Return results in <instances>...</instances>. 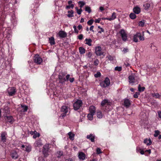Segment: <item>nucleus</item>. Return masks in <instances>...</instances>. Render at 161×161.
I'll use <instances>...</instances> for the list:
<instances>
[{"mask_svg":"<svg viewBox=\"0 0 161 161\" xmlns=\"http://www.w3.org/2000/svg\"><path fill=\"white\" fill-rule=\"evenodd\" d=\"M60 111L61 112H63V113L61 114L60 117H62L63 118L64 117L66 116L67 113L68 112V107L65 106H62Z\"/></svg>","mask_w":161,"mask_h":161,"instance_id":"nucleus-1","label":"nucleus"},{"mask_svg":"<svg viewBox=\"0 0 161 161\" xmlns=\"http://www.w3.org/2000/svg\"><path fill=\"white\" fill-rule=\"evenodd\" d=\"M82 101L80 100H77L74 103V108L75 110L78 109L82 106Z\"/></svg>","mask_w":161,"mask_h":161,"instance_id":"nucleus-2","label":"nucleus"},{"mask_svg":"<svg viewBox=\"0 0 161 161\" xmlns=\"http://www.w3.org/2000/svg\"><path fill=\"white\" fill-rule=\"evenodd\" d=\"M49 149L48 144H46L44 146L42 153L45 157H46L49 155L48 152Z\"/></svg>","mask_w":161,"mask_h":161,"instance_id":"nucleus-3","label":"nucleus"},{"mask_svg":"<svg viewBox=\"0 0 161 161\" xmlns=\"http://www.w3.org/2000/svg\"><path fill=\"white\" fill-rule=\"evenodd\" d=\"M65 75V74L64 72H62L58 75V78L59 81V83L63 84L66 81L65 78L64 77Z\"/></svg>","mask_w":161,"mask_h":161,"instance_id":"nucleus-4","label":"nucleus"},{"mask_svg":"<svg viewBox=\"0 0 161 161\" xmlns=\"http://www.w3.org/2000/svg\"><path fill=\"white\" fill-rule=\"evenodd\" d=\"M34 62L37 64H40L42 61V59L39 55H36L34 57Z\"/></svg>","mask_w":161,"mask_h":161,"instance_id":"nucleus-5","label":"nucleus"},{"mask_svg":"<svg viewBox=\"0 0 161 161\" xmlns=\"http://www.w3.org/2000/svg\"><path fill=\"white\" fill-rule=\"evenodd\" d=\"M8 93L10 96L14 95L16 92V89L14 87H10L8 90Z\"/></svg>","mask_w":161,"mask_h":161,"instance_id":"nucleus-6","label":"nucleus"},{"mask_svg":"<svg viewBox=\"0 0 161 161\" xmlns=\"http://www.w3.org/2000/svg\"><path fill=\"white\" fill-rule=\"evenodd\" d=\"M120 33L122 40L124 41H125L127 39V35L124 30H121Z\"/></svg>","mask_w":161,"mask_h":161,"instance_id":"nucleus-7","label":"nucleus"},{"mask_svg":"<svg viewBox=\"0 0 161 161\" xmlns=\"http://www.w3.org/2000/svg\"><path fill=\"white\" fill-rule=\"evenodd\" d=\"M102 48L100 46H98L96 48L95 52L97 56H101L103 54V53L101 52Z\"/></svg>","mask_w":161,"mask_h":161,"instance_id":"nucleus-8","label":"nucleus"},{"mask_svg":"<svg viewBox=\"0 0 161 161\" xmlns=\"http://www.w3.org/2000/svg\"><path fill=\"white\" fill-rule=\"evenodd\" d=\"M4 119L6 121L10 123H12L14 121L13 117L11 115L4 116Z\"/></svg>","mask_w":161,"mask_h":161,"instance_id":"nucleus-9","label":"nucleus"},{"mask_svg":"<svg viewBox=\"0 0 161 161\" xmlns=\"http://www.w3.org/2000/svg\"><path fill=\"white\" fill-rule=\"evenodd\" d=\"M7 135L6 132H3L1 134V141L3 143L5 142L6 141V136Z\"/></svg>","mask_w":161,"mask_h":161,"instance_id":"nucleus-10","label":"nucleus"},{"mask_svg":"<svg viewBox=\"0 0 161 161\" xmlns=\"http://www.w3.org/2000/svg\"><path fill=\"white\" fill-rule=\"evenodd\" d=\"M58 36L61 38H63L66 37L67 36V33L64 31H59L58 33Z\"/></svg>","mask_w":161,"mask_h":161,"instance_id":"nucleus-11","label":"nucleus"},{"mask_svg":"<svg viewBox=\"0 0 161 161\" xmlns=\"http://www.w3.org/2000/svg\"><path fill=\"white\" fill-rule=\"evenodd\" d=\"M124 103V105L126 108H129L131 104L130 100L128 99H125Z\"/></svg>","mask_w":161,"mask_h":161,"instance_id":"nucleus-12","label":"nucleus"},{"mask_svg":"<svg viewBox=\"0 0 161 161\" xmlns=\"http://www.w3.org/2000/svg\"><path fill=\"white\" fill-rule=\"evenodd\" d=\"M95 137V135L92 134H91L89 135H87L86 136V138L90 140L92 142H94Z\"/></svg>","mask_w":161,"mask_h":161,"instance_id":"nucleus-13","label":"nucleus"},{"mask_svg":"<svg viewBox=\"0 0 161 161\" xmlns=\"http://www.w3.org/2000/svg\"><path fill=\"white\" fill-rule=\"evenodd\" d=\"M129 82L130 83L133 84L135 83V77L134 75H131L128 77Z\"/></svg>","mask_w":161,"mask_h":161,"instance_id":"nucleus-14","label":"nucleus"},{"mask_svg":"<svg viewBox=\"0 0 161 161\" xmlns=\"http://www.w3.org/2000/svg\"><path fill=\"white\" fill-rule=\"evenodd\" d=\"M96 108L94 106H91L89 108L90 113L92 114H94L95 113Z\"/></svg>","mask_w":161,"mask_h":161,"instance_id":"nucleus-15","label":"nucleus"},{"mask_svg":"<svg viewBox=\"0 0 161 161\" xmlns=\"http://www.w3.org/2000/svg\"><path fill=\"white\" fill-rule=\"evenodd\" d=\"M85 154L83 152L79 153L78 157L80 159L82 160H84L85 158Z\"/></svg>","mask_w":161,"mask_h":161,"instance_id":"nucleus-16","label":"nucleus"},{"mask_svg":"<svg viewBox=\"0 0 161 161\" xmlns=\"http://www.w3.org/2000/svg\"><path fill=\"white\" fill-rule=\"evenodd\" d=\"M133 12L136 14H139L141 12L140 8L138 7H136L133 9Z\"/></svg>","mask_w":161,"mask_h":161,"instance_id":"nucleus-17","label":"nucleus"},{"mask_svg":"<svg viewBox=\"0 0 161 161\" xmlns=\"http://www.w3.org/2000/svg\"><path fill=\"white\" fill-rule=\"evenodd\" d=\"M144 143L146 144L147 145L149 146L151 145L152 143V141L150 139H145L144 141Z\"/></svg>","mask_w":161,"mask_h":161,"instance_id":"nucleus-18","label":"nucleus"},{"mask_svg":"<svg viewBox=\"0 0 161 161\" xmlns=\"http://www.w3.org/2000/svg\"><path fill=\"white\" fill-rule=\"evenodd\" d=\"M21 106L22 108L21 112H26L28 109V107L26 105H21Z\"/></svg>","mask_w":161,"mask_h":161,"instance_id":"nucleus-19","label":"nucleus"},{"mask_svg":"<svg viewBox=\"0 0 161 161\" xmlns=\"http://www.w3.org/2000/svg\"><path fill=\"white\" fill-rule=\"evenodd\" d=\"M49 43L51 45H53L55 44V42L54 41V39L53 37H51L49 38Z\"/></svg>","mask_w":161,"mask_h":161,"instance_id":"nucleus-20","label":"nucleus"},{"mask_svg":"<svg viewBox=\"0 0 161 161\" xmlns=\"http://www.w3.org/2000/svg\"><path fill=\"white\" fill-rule=\"evenodd\" d=\"M106 84V86H107V87L108 86H109L110 84V81L109 79L108 78L106 77L104 81H103Z\"/></svg>","mask_w":161,"mask_h":161,"instance_id":"nucleus-21","label":"nucleus"},{"mask_svg":"<svg viewBox=\"0 0 161 161\" xmlns=\"http://www.w3.org/2000/svg\"><path fill=\"white\" fill-rule=\"evenodd\" d=\"M12 158L14 159H16L18 158V155L16 152H14L11 154Z\"/></svg>","mask_w":161,"mask_h":161,"instance_id":"nucleus-22","label":"nucleus"},{"mask_svg":"<svg viewBox=\"0 0 161 161\" xmlns=\"http://www.w3.org/2000/svg\"><path fill=\"white\" fill-rule=\"evenodd\" d=\"M85 41L86 42V44H87L89 46H91L92 45L91 42H92V40L91 39H87L86 38L85 39Z\"/></svg>","mask_w":161,"mask_h":161,"instance_id":"nucleus-23","label":"nucleus"},{"mask_svg":"<svg viewBox=\"0 0 161 161\" xmlns=\"http://www.w3.org/2000/svg\"><path fill=\"white\" fill-rule=\"evenodd\" d=\"M97 116L98 118L101 119L102 118L103 116V114L102 112L100 111H97Z\"/></svg>","mask_w":161,"mask_h":161,"instance_id":"nucleus-24","label":"nucleus"},{"mask_svg":"<svg viewBox=\"0 0 161 161\" xmlns=\"http://www.w3.org/2000/svg\"><path fill=\"white\" fill-rule=\"evenodd\" d=\"M68 135L69 136V138L70 140H74V134L72 133L71 132H70L68 133Z\"/></svg>","mask_w":161,"mask_h":161,"instance_id":"nucleus-25","label":"nucleus"},{"mask_svg":"<svg viewBox=\"0 0 161 161\" xmlns=\"http://www.w3.org/2000/svg\"><path fill=\"white\" fill-rule=\"evenodd\" d=\"M68 14H67V16L69 17H72L74 16L73 13L74 11L72 10L70 11H68Z\"/></svg>","mask_w":161,"mask_h":161,"instance_id":"nucleus-26","label":"nucleus"},{"mask_svg":"<svg viewBox=\"0 0 161 161\" xmlns=\"http://www.w3.org/2000/svg\"><path fill=\"white\" fill-rule=\"evenodd\" d=\"M80 53V54H83L85 52V49L83 47H80L79 48Z\"/></svg>","mask_w":161,"mask_h":161,"instance_id":"nucleus-27","label":"nucleus"},{"mask_svg":"<svg viewBox=\"0 0 161 161\" xmlns=\"http://www.w3.org/2000/svg\"><path fill=\"white\" fill-rule=\"evenodd\" d=\"M3 111L4 113L6 114H9V109L7 106L6 107L4 108Z\"/></svg>","mask_w":161,"mask_h":161,"instance_id":"nucleus-28","label":"nucleus"},{"mask_svg":"<svg viewBox=\"0 0 161 161\" xmlns=\"http://www.w3.org/2000/svg\"><path fill=\"white\" fill-rule=\"evenodd\" d=\"M138 33H136V34L135 35H134L133 36V41L136 42H138Z\"/></svg>","mask_w":161,"mask_h":161,"instance_id":"nucleus-29","label":"nucleus"},{"mask_svg":"<svg viewBox=\"0 0 161 161\" xmlns=\"http://www.w3.org/2000/svg\"><path fill=\"white\" fill-rule=\"evenodd\" d=\"M78 3L80 8H81L86 4L85 2L83 1H80Z\"/></svg>","mask_w":161,"mask_h":161,"instance_id":"nucleus-30","label":"nucleus"},{"mask_svg":"<svg viewBox=\"0 0 161 161\" xmlns=\"http://www.w3.org/2000/svg\"><path fill=\"white\" fill-rule=\"evenodd\" d=\"M63 155V153L61 151H58L56 154V156L58 158H60Z\"/></svg>","mask_w":161,"mask_h":161,"instance_id":"nucleus-31","label":"nucleus"},{"mask_svg":"<svg viewBox=\"0 0 161 161\" xmlns=\"http://www.w3.org/2000/svg\"><path fill=\"white\" fill-rule=\"evenodd\" d=\"M35 145L36 146L38 147L42 146V144L41 141L40 140H38L35 142Z\"/></svg>","mask_w":161,"mask_h":161,"instance_id":"nucleus-32","label":"nucleus"},{"mask_svg":"<svg viewBox=\"0 0 161 161\" xmlns=\"http://www.w3.org/2000/svg\"><path fill=\"white\" fill-rule=\"evenodd\" d=\"M137 36H138V38H139L140 40L143 41L144 40V38L143 37V36H142L140 33H138Z\"/></svg>","mask_w":161,"mask_h":161,"instance_id":"nucleus-33","label":"nucleus"},{"mask_svg":"<svg viewBox=\"0 0 161 161\" xmlns=\"http://www.w3.org/2000/svg\"><path fill=\"white\" fill-rule=\"evenodd\" d=\"M85 11L88 12L89 13H90L91 12V9L90 7L88 6L85 7Z\"/></svg>","mask_w":161,"mask_h":161,"instance_id":"nucleus-34","label":"nucleus"},{"mask_svg":"<svg viewBox=\"0 0 161 161\" xmlns=\"http://www.w3.org/2000/svg\"><path fill=\"white\" fill-rule=\"evenodd\" d=\"M94 115V114H92L91 113H89L87 115V117L88 119L90 120H91L93 119V115Z\"/></svg>","mask_w":161,"mask_h":161,"instance_id":"nucleus-35","label":"nucleus"},{"mask_svg":"<svg viewBox=\"0 0 161 161\" xmlns=\"http://www.w3.org/2000/svg\"><path fill=\"white\" fill-rule=\"evenodd\" d=\"M129 16L132 19H134L136 17V14L133 13H131L130 14Z\"/></svg>","mask_w":161,"mask_h":161,"instance_id":"nucleus-36","label":"nucleus"},{"mask_svg":"<svg viewBox=\"0 0 161 161\" xmlns=\"http://www.w3.org/2000/svg\"><path fill=\"white\" fill-rule=\"evenodd\" d=\"M31 147L30 146H26L25 151L28 152H29L31 151Z\"/></svg>","mask_w":161,"mask_h":161,"instance_id":"nucleus-37","label":"nucleus"},{"mask_svg":"<svg viewBox=\"0 0 161 161\" xmlns=\"http://www.w3.org/2000/svg\"><path fill=\"white\" fill-rule=\"evenodd\" d=\"M150 4L148 3H147L145 4L143 6L144 7V9L146 10H147L150 7Z\"/></svg>","mask_w":161,"mask_h":161,"instance_id":"nucleus-38","label":"nucleus"},{"mask_svg":"<svg viewBox=\"0 0 161 161\" xmlns=\"http://www.w3.org/2000/svg\"><path fill=\"white\" fill-rule=\"evenodd\" d=\"M75 8L76 10L77 13L78 14H81L82 11V9L81 8H80V9H79L77 7H76Z\"/></svg>","mask_w":161,"mask_h":161,"instance_id":"nucleus-39","label":"nucleus"},{"mask_svg":"<svg viewBox=\"0 0 161 161\" xmlns=\"http://www.w3.org/2000/svg\"><path fill=\"white\" fill-rule=\"evenodd\" d=\"M138 91L140 92H142L144 91L145 89V87H141L140 85H139L138 86Z\"/></svg>","mask_w":161,"mask_h":161,"instance_id":"nucleus-40","label":"nucleus"},{"mask_svg":"<svg viewBox=\"0 0 161 161\" xmlns=\"http://www.w3.org/2000/svg\"><path fill=\"white\" fill-rule=\"evenodd\" d=\"M108 100L107 99H104L103 100L102 103H101V105L102 106H104L107 103H108Z\"/></svg>","mask_w":161,"mask_h":161,"instance_id":"nucleus-41","label":"nucleus"},{"mask_svg":"<svg viewBox=\"0 0 161 161\" xmlns=\"http://www.w3.org/2000/svg\"><path fill=\"white\" fill-rule=\"evenodd\" d=\"M68 4H69L70 6V8H73L74 7V5L73 4H72V1L71 0L69 1L68 2Z\"/></svg>","mask_w":161,"mask_h":161,"instance_id":"nucleus-42","label":"nucleus"},{"mask_svg":"<svg viewBox=\"0 0 161 161\" xmlns=\"http://www.w3.org/2000/svg\"><path fill=\"white\" fill-rule=\"evenodd\" d=\"M160 131L158 130H155L154 136L155 137H157L159 134Z\"/></svg>","mask_w":161,"mask_h":161,"instance_id":"nucleus-43","label":"nucleus"},{"mask_svg":"<svg viewBox=\"0 0 161 161\" xmlns=\"http://www.w3.org/2000/svg\"><path fill=\"white\" fill-rule=\"evenodd\" d=\"M93 21L94 20L93 19H91L87 22V24L88 25H91L93 24Z\"/></svg>","mask_w":161,"mask_h":161,"instance_id":"nucleus-44","label":"nucleus"},{"mask_svg":"<svg viewBox=\"0 0 161 161\" xmlns=\"http://www.w3.org/2000/svg\"><path fill=\"white\" fill-rule=\"evenodd\" d=\"M144 20H143L139 22V25L140 26H143L144 25Z\"/></svg>","mask_w":161,"mask_h":161,"instance_id":"nucleus-45","label":"nucleus"},{"mask_svg":"<svg viewBox=\"0 0 161 161\" xmlns=\"http://www.w3.org/2000/svg\"><path fill=\"white\" fill-rule=\"evenodd\" d=\"M101 74L100 72H97L96 74L94 75V76L96 78H98L101 76Z\"/></svg>","mask_w":161,"mask_h":161,"instance_id":"nucleus-46","label":"nucleus"},{"mask_svg":"<svg viewBox=\"0 0 161 161\" xmlns=\"http://www.w3.org/2000/svg\"><path fill=\"white\" fill-rule=\"evenodd\" d=\"M122 70V67H121L117 66L115 68V70L118 71H120Z\"/></svg>","mask_w":161,"mask_h":161,"instance_id":"nucleus-47","label":"nucleus"},{"mask_svg":"<svg viewBox=\"0 0 161 161\" xmlns=\"http://www.w3.org/2000/svg\"><path fill=\"white\" fill-rule=\"evenodd\" d=\"M100 85L101 86L103 87H107V86H106V84L103 81H102L100 82Z\"/></svg>","mask_w":161,"mask_h":161,"instance_id":"nucleus-48","label":"nucleus"},{"mask_svg":"<svg viewBox=\"0 0 161 161\" xmlns=\"http://www.w3.org/2000/svg\"><path fill=\"white\" fill-rule=\"evenodd\" d=\"M140 94V93L138 92H137L134 95V97L135 98H137L138 97V96Z\"/></svg>","mask_w":161,"mask_h":161,"instance_id":"nucleus-49","label":"nucleus"},{"mask_svg":"<svg viewBox=\"0 0 161 161\" xmlns=\"http://www.w3.org/2000/svg\"><path fill=\"white\" fill-rule=\"evenodd\" d=\"M99 63V61L97 59L95 60L94 62V64L96 66Z\"/></svg>","mask_w":161,"mask_h":161,"instance_id":"nucleus-50","label":"nucleus"},{"mask_svg":"<svg viewBox=\"0 0 161 161\" xmlns=\"http://www.w3.org/2000/svg\"><path fill=\"white\" fill-rule=\"evenodd\" d=\"M40 136V134L39 133H38L33 136V138H36L37 137H39Z\"/></svg>","mask_w":161,"mask_h":161,"instance_id":"nucleus-51","label":"nucleus"},{"mask_svg":"<svg viewBox=\"0 0 161 161\" xmlns=\"http://www.w3.org/2000/svg\"><path fill=\"white\" fill-rule=\"evenodd\" d=\"M107 57L108 59L112 61L114 59L113 57L110 55L108 56Z\"/></svg>","mask_w":161,"mask_h":161,"instance_id":"nucleus-52","label":"nucleus"},{"mask_svg":"<svg viewBox=\"0 0 161 161\" xmlns=\"http://www.w3.org/2000/svg\"><path fill=\"white\" fill-rule=\"evenodd\" d=\"M97 154H99L102 153V152L101 151V149L99 148H97Z\"/></svg>","mask_w":161,"mask_h":161,"instance_id":"nucleus-53","label":"nucleus"},{"mask_svg":"<svg viewBox=\"0 0 161 161\" xmlns=\"http://www.w3.org/2000/svg\"><path fill=\"white\" fill-rule=\"evenodd\" d=\"M73 28H74L75 32L77 34H78L79 32V31L76 29V27L75 25H74L73 26Z\"/></svg>","mask_w":161,"mask_h":161,"instance_id":"nucleus-54","label":"nucleus"},{"mask_svg":"<svg viewBox=\"0 0 161 161\" xmlns=\"http://www.w3.org/2000/svg\"><path fill=\"white\" fill-rule=\"evenodd\" d=\"M83 35L82 34L79 35L78 36V38L80 40H82L83 38Z\"/></svg>","mask_w":161,"mask_h":161,"instance_id":"nucleus-55","label":"nucleus"},{"mask_svg":"<svg viewBox=\"0 0 161 161\" xmlns=\"http://www.w3.org/2000/svg\"><path fill=\"white\" fill-rule=\"evenodd\" d=\"M112 19H114L116 18V13H115L114 12L112 14Z\"/></svg>","mask_w":161,"mask_h":161,"instance_id":"nucleus-56","label":"nucleus"},{"mask_svg":"<svg viewBox=\"0 0 161 161\" xmlns=\"http://www.w3.org/2000/svg\"><path fill=\"white\" fill-rule=\"evenodd\" d=\"M98 28L100 29H101V30L98 32L99 33H102V32H104V31L103 29V28H101L100 26H98Z\"/></svg>","mask_w":161,"mask_h":161,"instance_id":"nucleus-57","label":"nucleus"},{"mask_svg":"<svg viewBox=\"0 0 161 161\" xmlns=\"http://www.w3.org/2000/svg\"><path fill=\"white\" fill-rule=\"evenodd\" d=\"M122 51L124 52V53H125L128 52V49L127 48H124L123 49Z\"/></svg>","mask_w":161,"mask_h":161,"instance_id":"nucleus-58","label":"nucleus"},{"mask_svg":"<svg viewBox=\"0 0 161 161\" xmlns=\"http://www.w3.org/2000/svg\"><path fill=\"white\" fill-rule=\"evenodd\" d=\"M87 55L88 58H91L92 56V53L90 52H89L87 53Z\"/></svg>","mask_w":161,"mask_h":161,"instance_id":"nucleus-59","label":"nucleus"},{"mask_svg":"<svg viewBox=\"0 0 161 161\" xmlns=\"http://www.w3.org/2000/svg\"><path fill=\"white\" fill-rule=\"evenodd\" d=\"M69 77H70V75L68 74V75H66V79H65V80H66V81H68V80H69Z\"/></svg>","mask_w":161,"mask_h":161,"instance_id":"nucleus-60","label":"nucleus"},{"mask_svg":"<svg viewBox=\"0 0 161 161\" xmlns=\"http://www.w3.org/2000/svg\"><path fill=\"white\" fill-rule=\"evenodd\" d=\"M69 80L70 82L72 83L74 81V78H70Z\"/></svg>","mask_w":161,"mask_h":161,"instance_id":"nucleus-61","label":"nucleus"},{"mask_svg":"<svg viewBox=\"0 0 161 161\" xmlns=\"http://www.w3.org/2000/svg\"><path fill=\"white\" fill-rule=\"evenodd\" d=\"M100 20V18H98L97 19L95 20V23H99Z\"/></svg>","mask_w":161,"mask_h":161,"instance_id":"nucleus-62","label":"nucleus"},{"mask_svg":"<svg viewBox=\"0 0 161 161\" xmlns=\"http://www.w3.org/2000/svg\"><path fill=\"white\" fill-rule=\"evenodd\" d=\"M93 28H94V26H93V25H92V26H91L90 27V31H92L93 32H94V31H93Z\"/></svg>","mask_w":161,"mask_h":161,"instance_id":"nucleus-63","label":"nucleus"},{"mask_svg":"<svg viewBox=\"0 0 161 161\" xmlns=\"http://www.w3.org/2000/svg\"><path fill=\"white\" fill-rule=\"evenodd\" d=\"M158 114L159 116V117L161 119V111L158 112Z\"/></svg>","mask_w":161,"mask_h":161,"instance_id":"nucleus-64","label":"nucleus"}]
</instances>
